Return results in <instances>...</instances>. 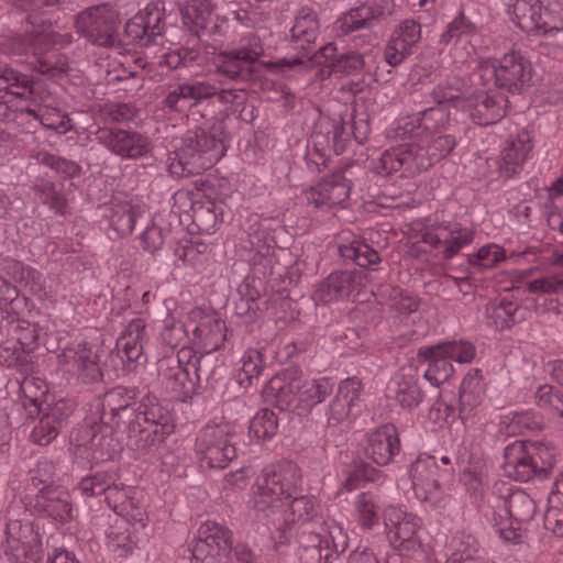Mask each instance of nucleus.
Here are the masks:
<instances>
[{
    "instance_id": "obj_55",
    "label": "nucleus",
    "mask_w": 563,
    "mask_h": 563,
    "mask_svg": "<svg viewBox=\"0 0 563 563\" xmlns=\"http://www.w3.org/2000/svg\"><path fill=\"white\" fill-rule=\"evenodd\" d=\"M169 234V225H161L154 220L150 221L139 235L142 250L151 255L156 254L163 249Z\"/></svg>"
},
{
    "instance_id": "obj_32",
    "label": "nucleus",
    "mask_w": 563,
    "mask_h": 563,
    "mask_svg": "<svg viewBox=\"0 0 563 563\" xmlns=\"http://www.w3.org/2000/svg\"><path fill=\"white\" fill-rule=\"evenodd\" d=\"M532 147V137L527 130H521L515 139L508 141L500 154V176L510 178L518 174Z\"/></svg>"
},
{
    "instance_id": "obj_34",
    "label": "nucleus",
    "mask_w": 563,
    "mask_h": 563,
    "mask_svg": "<svg viewBox=\"0 0 563 563\" xmlns=\"http://www.w3.org/2000/svg\"><path fill=\"white\" fill-rule=\"evenodd\" d=\"M298 555L301 563H332V552L327 536L302 528L298 532Z\"/></svg>"
},
{
    "instance_id": "obj_30",
    "label": "nucleus",
    "mask_w": 563,
    "mask_h": 563,
    "mask_svg": "<svg viewBox=\"0 0 563 563\" xmlns=\"http://www.w3.org/2000/svg\"><path fill=\"white\" fill-rule=\"evenodd\" d=\"M34 507L59 523L69 522L74 517L69 494L60 486H42L35 496Z\"/></svg>"
},
{
    "instance_id": "obj_41",
    "label": "nucleus",
    "mask_w": 563,
    "mask_h": 563,
    "mask_svg": "<svg viewBox=\"0 0 563 563\" xmlns=\"http://www.w3.org/2000/svg\"><path fill=\"white\" fill-rule=\"evenodd\" d=\"M145 322L142 319L132 320L124 329L122 336L118 340L121 347L122 358L128 362H139L143 356V345L145 342Z\"/></svg>"
},
{
    "instance_id": "obj_13",
    "label": "nucleus",
    "mask_w": 563,
    "mask_h": 563,
    "mask_svg": "<svg viewBox=\"0 0 563 563\" xmlns=\"http://www.w3.org/2000/svg\"><path fill=\"white\" fill-rule=\"evenodd\" d=\"M362 389V382L356 376L340 382L338 391L325 411V445L330 443L331 437H339L343 440L341 427L351 415L361 410Z\"/></svg>"
},
{
    "instance_id": "obj_27",
    "label": "nucleus",
    "mask_w": 563,
    "mask_h": 563,
    "mask_svg": "<svg viewBox=\"0 0 563 563\" xmlns=\"http://www.w3.org/2000/svg\"><path fill=\"white\" fill-rule=\"evenodd\" d=\"M136 490L134 487L117 484L114 477L104 494V500L108 506L128 523H140L145 527L146 511L144 507L135 499Z\"/></svg>"
},
{
    "instance_id": "obj_8",
    "label": "nucleus",
    "mask_w": 563,
    "mask_h": 563,
    "mask_svg": "<svg viewBox=\"0 0 563 563\" xmlns=\"http://www.w3.org/2000/svg\"><path fill=\"white\" fill-rule=\"evenodd\" d=\"M120 14L110 4L89 7L76 15L77 33L95 46L112 48L122 43L119 34Z\"/></svg>"
},
{
    "instance_id": "obj_48",
    "label": "nucleus",
    "mask_w": 563,
    "mask_h": 563,
    "mask_svg": "<svg viewBox=\"0 0 563 563\" xmlns=\"http://www.w3.org/2000/svg\"><path fill=\"white\" fill-rule=\"evenodd\" d=\"M465 88L464 79L453 76L440 81L432 90V98L438 104L452 103L455 108L465 103Z\"/></svg>"
},
{
    "instance_id": "obj_51",
    "label": "nucleus",
    "mask_w": 563,
    "mask_h": 563,
    "mask_svg": "<svg viewBox=\"0 0 563 563\" xmlns=\"http://www.w3.org/2000/svg\"><path fill=\"white\" fill-rule=\"evenodd\" d=\"M303 385L300 393V404L306 409L323 402L334 390V382L330 377H320L311 380L303 377Z\"/></svg>"
},
{
    "instance_id": "obj_49",
    "label": "nucleus",
    "mask_w": 563,
    "mask_h": 563,
    "mask_svg": "<svg viewBox=\"0 0 563 563\" xmlns=\"http://www.w3.org/2000/svg\"><path fill=\"white\" fill-rule=\"evenodd\" d=\"M544 514V528L558 537H563V477L554 483V490L548 499Z\"/></svg>"
},
{
    "instance_id": "obj_18",
    "label": "nucleus",
    "mask_w": 563,
    "mask_h": 563,
    "mask_svg": "<svg viewBox=\"0 0 563 563\" xmlns=\"http://www.w3.org/2000/svg\"><path fill=\"white\" fill-rule=\"evenodd\" d=\"M196 451L210 468H224L236 456L229 427L207 424L196 439Z\"/></svg>"
},
{
    "instance_id": "obj_4",
    "label": "nucleus",
    "mask_w": 563,
    "mask_h": 563,
    "mask_svg": "<svg viewBox=\"0 0 563 563\" xmlns=\"http://www.w3.org/2000/svg\"><path fill=\"white\" fill-rule=\"evenodd\" d=\"M176 421L172 404L148 393L136 406L126 433L129 444L140 454L156 451L175 432Z\"/></svg>"
},
{
    "instance_id": "obj_36",
    "label": "nucleus",
    "mask_w": 563,
    "mask_h": 563,
    "mask_svg": "<svg viewBox=\"0 0 563 563\" xmlns=\"http://www.w3.org/2000/svg\"><path fill=\"white\" fill-rule=\"evenodd\" d=\"M485 384L479 369L470 372L462 380L459 394V417L464 422L470 419L473 411L483 402Z\"/></svg>"
},
{
    "instance_id": "obj_26",
    "label": "nucleus",
    "mask_w": 563,
    "mask_h": 563,
    "mask_svg": "<svg viewBox=\"0 0 563 563\" xmlns=\"http://www.w3.org/2000/svg\"><path fill=\"white\" fill-rule=\"evenodd\" d=\"M303 374L297 367H288L279 375L274 376L264 389L267 398H274V405L286 411L295 402H300V393L303 387Z\"/></svg>"
},
{
    "instance_id": "obj_35",
    "label": "nucleus",
    "mask_w": 563,
    "mask_h": 563,
    "mask_svg": "<svg viewBox=\"0 0 563 563\" xmlns=\"http://www.w3.org/2000/svg\"><path fill=\"white\" fill-rule=\"evenodd\" d=\"M158 372L166 387L177 396L186 398L197 393L189 367L180 366L174 358L162 360Z\"/></svg>"
},
{
    "instance_id": "obj_10",
    "label": "nucleus",
    "mask_w": 563,
    "mask_h": 563,
    "mask_svg": "<svg viewBox=\"0 0 563 563\" xmlns=\"http://www.w3.org/2000/svg\"><path fill=\"white\" fill-rule=\"evenodd\" d=\"M46 92L44 82L8 66L0 60V121L15 119V112L9 104L12 98L42 101Z\"/></svg>"
},
{
    "instance_id": "obj_39",
    "label": "nucleus",
    "mask_w": 563,
    "mask_h": 563,
    "mask_svg": "<svg viewBox=\"0 0 563 563\" xmlns=\"http://www.w3.org/2000/svg\"><path fill=\"white\" fill-rule=\"evenodd\" d=\"M501 505L496 507L503 508L504 512L509 516V521L512 523H528L530 522L537 511L534 500L522 489H516L500 499Z\"/></svg>"
},
{
    "instance_id": "obj_45",
    "label": "nucleus",
    "mask_w": 563,
    "mask_h": 563,
    "mask_svg": "<svg viewBox=\"0 0 563 563\" xmlns=\"http://www.w3.org/2000/svg\"><path fill=\"white\" fill-rule=\"evenodd\" d=\"M263 234L250 235V256L247 258L255 274L267 277L273 274L274 256L272 247L262 241Z\"/></svg>"
},
{
    "instance_id": "obj_5",
    "label": "nucleus",
    "mask_w": 563,
    "mask_h": 563,
    "mask_svg": "<svg viewBox=\"0 0 563 563\" xmlns=\"http://www.w3.org/2000/svg\"><path fill=\"white\" fill-rule=\"evenodd\" d=\"M556 448L551 442L515 441L504 450V470L521 483L545 479L556 464Z\"/></svg>"
},
{
    "instance_id": "obj_33",
    "label": "nucleus",
    "mask_w": 563,
    "mask_h": 563,
    "mask_svg": "<svg viewBox=\"0 0 563 563\" xmlns=\"http://www.w3.org/2000/svg\"><path fill=\"white\" fill-rule=\"evenodd\" d=\"M225 340V323L214 316H203L192 329L191 342L205 352L212 353L223 347Z\"/></svg>"
},
{
    "instance_id": "obj_54",
    "label": "nucleus",
    "mask_w": 563,
    "mask_h": 563,
    "mask_svg": "<svg viewBox=\"0 0 563 563\" xmlns=\"http://www.w3.org/2000/svg\"><path fill=\"white\" fill-rule=\"evenodd\" d=\"M21 113L33 117V119L38 121L43 128L52 130L57 134H66L73 128L69 117L57 109H44L36 111L31 108H25L21 110Z\"/></svg>"
},
{
    "instance_id": "obj_31",
    "label": "nucleus",
    "mask_w": 563,
    "mask_h": 563,
    "mask_svg": "<svg viewBox=\"0 0 563 563\" xmlns=\"http://www.w3.org/2000/svg\"><path fill=\"white\" fill-rule=\"evenodd\" d=\"M350 191L349 180L338 174L311 187L307 191V200L316 208L331 209L345 202L350 197Z\"/></svg>"
},
{
    "instance_id": "obj_52",
    "label": "nucleus",
    "mask_w": 563,
    "mask_h": 563,
    "mask_svg": "<svg viewBox=\"0 0 563 563\" xmlns=\"http://www.w3.org/2000/svg\"><path fill=\"white\" fill-rule=\"evenodd\" d=\"M433 352L445 355L451 363L455 361L461 364L472 362L475 356V347L466 341H443L434 345H428L422 351L424 354Z\"/></svg>"
},
{
    "instance_id": "obj_23",
    "label": "nucleus",
    "mask_w": 563,
    "mask_h": 563,
    "mask_svg": "<svg viewBox=\"0 0 563 563\" xmlns=\"http://www.w3.org/2000/svg\"><path fill=\"white\" fill-rule=\"evenodd\" d=\"M394 11L393 0L364 2L350 9L338 20V29L349 34L362 29H372L378 22L387 20Z\"/></svg>"
},
{
    "instance_id": "obj_9",
    "label": "nucleus",
    "mask_w": 563,
    "mask_h": 563,
    "mask_svg": "<svg viewBox=\"0 0 563 563\" xmlns=\"http://www.w3.org/2000/svg\"><path fill=\"white\" fill-rule=\"evenodd\" d=\"M263 54L261 37L250 34L243 37L236 47L218 55L216 73L229 80L246 82L255 76V64Z\"/></svg>"
},
{
    "instance_id": "obj_12",
    "label": "nucleus",
    "mask_w": 563,
    "mask_h": 563,
    "mask_svg": "<svg viewBox=\"0 0 563 563\" xmlns=\"http://www.w3.org/2000/svg\"><path fill=\"white\" fill-rule=\"evenodd\" d=\"M104 352L101 335L90 340L86 338L65 347L58 355V362L69 366L68 371L74 372L84 383H97L102 380L100 360Z\"/></svg>"
},
{
    "instance_id": "obj_63",
    "label": "nucleus",
    "mask_w": 563,
    "mask_h": 563,
    "mask_svg": "<svg viewBox=\"0 0 563 563\" xmlns=\"http://www.w3.org/2000/svg\"><path fill=\"white\" fill-rule=\"evenodd\" d=\"M159 338L161 342L170 349H176L181 344L191 342L185 323L174 318H168L164 321Z\"/></svg>"
},
{
    "instance_id": "obj_20",
    "label": "nucleus",
    "mask_w": 563,
    "mask_h": 563,
    "mask_svg": "<svg viewBox=\"0 0 563 563\" xmlns=\"http://www.w3.org/2000/svg\"><path fill=\"white\" fill-rule=\"evenodd\" d=\"M135 388L118 386L107 391L102 401L101 421L111 428L128 433L129 421L136 412Z\"/></svg>"
},
{
    "instance_id": "obj_24",
    "label": "nucleus",
    "mask_w": 563,
    "mask_h": 563,
    "mask_svg": "<svg viewBox=\"0 0 563 563\" xmlns=\"http://www.w3.org/2000/svg\"><path fill=\"white\" fill-rule=\"evenodd\" d=\"M462 107L468 110L474 123L485 126L499 122L506 115L508 99L499 91L481 90L468 96Z\"/></svg>"
},
{
    "instance_id": "obj_17",
    "label": "nucleus",
    "mask_w": 563,
    "mask_h": 563,
    "mask_svg": "<svg viewBox=\"0 0 563 563\" xmlns=\"http://www.w3.org/2000/svg\"><path fill=\"white\" fill-rule=\"evenodd\" d=\"M508 13L523 32L533 35H552L563 29V20L542 5L540 0H515Z\"/></svg>"
},
{
    "instance_id": "obj_46",
    "label": "nucleus",
    "mask_w": 563,
    "mask_h": 563,
    "mask_svg": "<svg viewBox=\"0 0 563 563\" xmlns=\"http://www.w3.org/2000/svg\"><path fill=\"white\" fill-rule=\"evenodd\" d=\"M5 268L15 280L27 287L34 296L43 298L47 295L46 280L37 269L13 260L5 261Z\"/></svg>"
},
{
    "instance_id": "obj_25",
    "label": "nucleus",
    "mask_w": 563,
    "mask_h": 563,
    "mask_svg": "<svg viewBox=\"0 0 563 563\" xmlns=\"http://www.w3.org/2000/svg\"><path fill=\"white\" fill-rule=\"evenodd\" d=\"M365 279L361 271H335L321 280L314 290V299L323 303L349 298L357 292Z\"/></svg>"
},
{
    "instance_id": "obj_59",
    "label": "nucleus",
    "mask_w": 563,
    "mask_h": 563,
    "mask_svg": "<svg viewBox=\"0 0 563 563\" xmlns=\"http://www.w3.org/2000/svg\"><path fill=\"white\" fill-rule=\"evenodd\" d=\"M31 532V528L26 525L23 526L18 519H9L5 526V545L4 553L12 555L14 553L22 552L23 549H33L26 542L27 533Z\"/></svg>"
},
{
    "instance_id": "obj_15",
    "label": "nucleus",
    "mask_w": 563,
    "mask_h": 563,
    "mask_svg": "<svg viewBox=\"0 0 563 563\" xmlns=\"http://www.w3.org/2000/svg\"><path fill=\"white\" fill-rule=\"evenodd\" d=\"M166 31L164 7L150 3L124 24L123 41L128 45L148 47L159 44Z\"/></svg>"
},
{
    "instance_id": "obj_37",
    "label": "nucleus",
    "mask_w": 563,
    "mask_h": 563,
    "mask_svg": "<svg viewBox=\"0 0 563 563\" xmlns=\"http://www.w3.org/2000/svg\"><path fill=\"white\" fill-rule=\"evenodd\" d=\"M387 395L404 408L417 407L423 399L419 377L413 374L395 375L387 386Z\"/></svg>"
},
{
    "instance_id": "obj_16",
    "label": "nucleus",
    "mask_w": 563,
    "mask_h": 563,
    "mask_svg": "<svg viewBox=\"0 0 563 563\" xmlns=\"http://www.w3.org/2000/svg\"><path fill=\"white\" fill-rule=\"evenodd\" d=\"M482 70L494 76L495 85L499 89L512 95L520 93L532 77L530 60L517 51H511L499 59L486 60Z\"/></svg>"
},
{
    "instance_id": "obj_60",
    "label": "nucleus",
    "mask_w": 563,
    "mask_h": 563,
    "mask_svg": "<svg viewBox=\"0 0 563 563\" xmlns=\"http://www.w3.org/2000/svg\"><path fill=\"white\" fill-rule=\"evenodd\" d=\"M31 402L34 405L37 413H43L59 429L67 424L75 408V404L66 399H59L52 405H46L45 408L38 402L37 398H31Z\"/></svg>"
},
{
    "instance_id": "obj_42",
    "label": "nucleus",
    "mask_w": 563,
    "mask_h": 563,
    "mask_svg": "<svg viewBox=\"0 0 563 563\" xmlns=\"http://www.w3.org/2000/svg\"><path fill=\"white\" fill-rule=\"evenodd\" d=\"M345 124L346 122L342 113L331 118L330 122L325 123V131L316 133L314 146L325 143L336 155L342 154L350 140V132L346 130Z\"/></svg>"
},
{
    "instance_id": "obj_43",
    "label": "nucleus",
    "mask_w": 563,
    "mask_h": 563,
    "mask_svg": "<svg viewBox=\"0 0 563 563\" xmlns=\"http://www.w3.org/2000/svg\"><path fill=\"white\" fill-rule=\"evenodd\" d=\"M426 346H421L417 351V358L420 363L428 365L424 372V378L433 386H440L445 383L454 373L453 364L445 355L438 352L424 354L422 351Z\"/></svg>"
},
{
    "instance_id": "obj_61",
    "label": "nucleus",
    "mask_w": 563,
    "mask_h": 563,
    "mask_svg": "<svg viewBox=\"0 0 563 563\" xmlns=\"http://www.w3.org/2000/svg\"><path fill=\"white\" fill-rule=\"evenodd\" d=\"M354 506L362 528L372 529L378 523L377 497L374 494L369 492L358 494Z\"/></svg>"
},
{
    "instance_id": "obj_53",
    "label": "nucleus",
    "mask_w": 563,
    "mask_h": 563,
    "mask_svg": "<svg viewBox=\"0 0 563 563\" xmlns=\"http://www.w3.org/2000/svg\"><path fill=\"white\" fill-rule=\"evenodd\" d=\"M278 430V418L276 413L263 408L251 419L249 426V434L257 442L271 440Z\"/></svg>"
},
{
    "instance_id": "obj_21",
    "label": "nucleus",
    "mask_w": 563,
    "mask_h": 563,
    "mask_svg": "<svg viewBox=\"0 0 563 563\" xmlns=\"http://www.w3.org/2000/svg\"><path fill=\"white\" fill-rule=\"evenodd\" d=\"M235 543L229 528L214 521H207L201 525L198 538L192 542V556L200 561L210 556L222 562L229 560L230 550Z\"/></svg>"
},
{
    "instance_id": "obj_40",
    "label": "nucleus",
    "mask_w": 563,
    "mask_h": 563,
    "mask_svg": "<svg viewBox=\"0 0 563 563\" xmlns=\"http://www.w3.org/2000/svg\"><path fill=\"white\" fill-rule=\"evenodd\" d=\"M104 217L108 219L109 227L120 238L129 236L142 217L139 208L132 206L130 202L120 201L112 203L106 209Z\"/></svg>"
},
{
    "instance_id": "obj_58",
    "label": "nucleus",
    "mask_w": 563,
    "mask_h": 563,
    "mask_svg": "<svg viewBox=\"0 0 563 563\" xmlns=\"http://www.w3.org/2000/svg\"><path fill=\"white\" fill-rule=\"evenodd\" d=\"M191 374H194L192 380L196 390L198 388H207L208 386H211L212 383L218 379L217 358L212 353H200L199 357L195 361Z\"/></svg>"
},
{
    "instance_id": "obj_50",
    "label": "nucleus",
    "mask_w": 563,
    "mask_h": 563,
    "mask_svg": "<svg viewBox=\"0 0 563 563\" xmlns=\"http://www.w3.org/2000/svg\"><path fill=\"white\" fill-rule=\"evenodd\" d=\"M519 305L515 301L501 298L499 301L487 305L485 316L496 330L510 329L516 322V312Z\"/></svg>"
},
{
    "instance_id": "obj_47",
    "label": "nucleus",
    "mask_w": 563,
    "mask_h": 563,
    "mask_svg": "<svg viewBox=\"0 0 563 563\" xmlns=\"http://www.w3.org/2000/svg\"><path fill=\"white\" fill-rule=\"evenodd\" d=\"M242 366L236 374V382L241 387L247 388L258 379L265 368V358L261 350L247 349L242 358Z\"/></svg>"
},
{
    "instance_id": "obj_64",
    "label": "nucleus",
    "mask_w": 563,
    "mask_h": 563,
    "mask_svg": "<svg viewBox=\"0 0 563 563\" xmlns=\"http://www.w3.org/2000/svg\"><path fill=\"white\" fill-rule=\"evenodd\" d=\"M36 158L40 164L49 167L66 178H74L81 174L79 164L48 152H40Z\"/></svg>"
},
{
    "instance_id": "obj_44",
    "label": "nucleus",
    "mask_w": 563,
    "mask_h": 563,
    "mask_svg": "<svg viewBox=\"0 0 563 563\" xmlns=\"http://www.w3.org/2000/svg\"><path fill=\"white\" fill-rule=\"evenodd\" d=\"M338 250L343 260L350 261L362 268L376 271L374 266L382 261L378 252L361 240H353L349 244H341Z\"/></svg>"
},
{
    "instance_id": "obj_28",
    "label": "nucleus",
    "mask_w": 563,
    "mask_h": 563,
    "mask_svg": "<svg viewBox=\"0 0 563 563\" xmlns=\"http://www.w3.org/2000/svg\"><path fill=\"white\" fill-rule=\"evenodd\" d=\"M365 455L379 466H386L400 452L398 429L393 423H385L367 434Z\"/></svg>"
},
{
    "instance_id": "obj_19",
    "label": "nucleus",
    "mask_w": 563,
    "mask_h": 563,
    "mask_svg": "<svg viewBox=\"0 0 563 563\" xmlns=\"http://www.w3.org/2000/svg\"><path fill=\"white\" fill-rule=\"evenodd\" d=\"M97 142L110 153L122 159H136L151 152V140L132 130L120 128H99L95 132Z\"/></svg>"
},
{
    "instance_id": "obj_57",
    "label": "nucleus",
    "mask_w": 563,
    "mask_h": 563,
    "mask_svg": "<svg viewBox=\"0 0 563 563\" xmlns=\"http://www.w3.org/2000/svg\"><path fill=\"white\" fill-rule=\"evenodd\" d=\"M34 190L42 203L48 206L55 214L65 216L67 213V198L54 183L42 181L35 185Z\"/></svg>"
},
{
    "instance_id": "obj_1",
    "label": "nucleus",
    "mask_w": 563,
    "mask_h": 563,
    "mask_svg": "<svg viewBox=\"0 0 563 563\" xmlns=\"http://www.w3.org/2000/svg\"><path fill=\"white\" fill-rule=\"evenodd\" d=\"M300 483L301 476L294 463L264 473L256 482L254 509L265 518L278 515L286 525L314 520L318 516L317 500L312 496L297 495Z\"/></svg>"
},
{
    "instance_id": "obj_3",
    "label": "nucleus",
    "mask_w": 563,
    "mask_h": 563,
    "mask_svg": "<svg viewBox=\"0 0 563 563\" xmlns=\"http://www.w3.org/2000/svg\"><path fill=\"white\" fill-rule=\"evenodd\" d=\"M426 137L386 150L375 166L376 172L385 176L399 174L400 177L411 178L445 158L456 145L451 134L437 132Z\"/></svg>"
},
{
    "instance_id": "obj_29",
    "label": "nucleus",
    "mask_w": 563,
    "mask_h": 563,
    "mask_svg": "<svg viewBox=\"0 0 563 563\" xmlns=\"http://www.w3.org/2000/svg\"><path fill=\"white\" fill-rule=\"evenodd\" d=\"M310 62L322 65L328 69V75L351 76L360 74L364 66V56L354 52L336 54V46L328 43L311 55Z\"/></svg>"
},
{
    "instance_id": "obj_11",
    "label": "nucleus",
    "mask_w": 563,
    "mask_h": 563,
    "mask_svg": "<svg viewBox=\"0 0 563 563\" xmlns=\"http://www.w3.org/2000/svg\"><path fill=\"white\" fill-rule=\"evenodd\" d=\"M319 21L317 14L312 9L301 8L296 18L292 27L290 29V43L295 51H298L301 55L283 57L272 66L278 68L280 71L291 69L296 66L311 67L314 65L308 56L318 38L319 35Z\"/></svg>"
},
{
    "instance_id": "obj_38",
    "label": "nucleus",
    "mask_w": 563,
    "mask_h": 563,
    "mask_svg": "<svg viewBox=\"0 0 563 563\" xmlns=\"http://www.w3.org/2000/svg\"><path fill=\"white\" fill-rule=\"evenodd\" d=\"M421 529V520L406 514L402 519L398 520L388 532V538L395 548L402 551H419L422 542L419 536Z\"/></svg>"
},
{
    "instance_id": "obj_7",
    "label": "nucleus",
    "mask_w": 563,
    "mask_h": 563,
    "mask_svg": "<svg viewBox=\"0 0 563 563\" xmlns=\"http://www.w3.org/2000/svg\"><path fill=\"white\" fill-rule=\"evenodd\" d=\"M2 54L15 58L18 63L29 65L33 70L51 78L60 77L65 73L63 66L54 60L55 51H45L42 37L34 34H19L0 40Z\"/></svg>"
},
{
    "instance_id": "obj_56",
    "label": "nucleus",
    "mask_w": 563,
    "mask_h": 563,
    "mask_svg": "<svg viewBox=\"0 0 563 563\" xmlns=\"http://www.w3.org/2000/svg\"><path fill=\"white\" fill-rule=\"evenodd\" d=\"M192 224L201 234L214 233L218 225V216L214 210V203L211 201L191 202Z\"/></svg>"
},
{
    "instance_id": "obj_2",
    "label": "nucleus",
    "mask_w": 563,
    "mask_h": 563,
    "mask_svg": "<svg viewBox=\"0 0 563 563\" xmlns=\"http://www.w3.org/2000/svg\"><path fill=\"white\" fill-rule=\"evenodd\" d=\"M229 139L224 120H214L208 129L187 131L174 157H168L169 173L175 177H189L211 168L224 156Z\"/></svg>"
},
{
    "instance_id": "obj_14",
    "label": "nucleus",
    "mask_w": 563,
    "mask_h": 563,
    "mask_svg": "<svg viewBox=\"0 0 563 563\" xmlns=\"http://www.w3.org/2000/svg\"><path fill=\"white\" fill-rule=\"evenodd\" d=\"M451 471L452 467L442 470L434 455H419L410 467L412 489L417 498L433 508H444L448 495L440 485V477Z\"/></svg>"
},
{
    "instance_id": "obj_6",
    "label": "nucleus",
    "mask_w": 563,
    "mask_h": 563,
    "mask_svg": "<svg viewBox=\"0 0 563 563\" xmlns=\"http://www.w3.org/2000/svg\"><path fill=\"white\" fill-rule=\"evenodd\" d=\"M185 27L200 43L221 44L230 30L227 18L214 13V0H177Z\"/></svg>"
},
{
    "instance_id": "obj_62",
    "label": "nucleus",
    "mask_w": 563,
    "mask_h": 563,
    "mask_svg": "<svg viewBox=\"0 0 563 563\" xmlns=\"http://www.w3.org/2000/svg\"><path fill=\"white\" fill-rule=\"evenodd\" d=\"M184 95L188 106V111L195 115L197 106L203 100H208L217 93V87L207 81L191 80L181 82Z\"/></svg>"
},
{
    "instance_id": "obj_22",
    "label": "nucleus",
    "mask_w": 563,
    "mask_h": 563,
    "mask_svg": "<svg viewBox=\"0 0 563 563\" xmlns=\"http://www.w3.org/2000/svg\"><path fill=\"white\" fill-rule=\"evenodd\" d=\"M473 240V231L457 222H435L422 232L421 241L432 247L445 245L443 257L452 258L463 246Z\"/></svg>"
}]
</instances>
